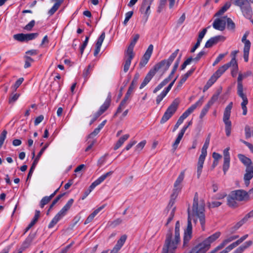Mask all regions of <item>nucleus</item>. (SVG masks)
Returning <instances> with one entry per match:
<instances>
[{"label": "nucleus", "instance_id": "obj_1", "mask_svg": "<svg viewBox=\"0 0 253 253\" xmlns=\"http://www.w3.org/2000/svg\"><path fill=\"white\" fill-rule=\"evenodd\" d=\"M205 203L203 199H199L198 193H195L193 199L191 211L188 210V216L187 220V226L184 230L183 245L184 247L188 246L189 241L192 238V225L191 218H194L196 222L197 218L199 219L202 229L203 231L205 229Z\"/></svg>", "mask_w": 253, "mask_h": 253}, {"label": "nucleus", "instance_id": "obj_2", "mask_svg": "<svg viewBox=\"0 0 253 253\" xmlns=\"http://www.w3.org/2000/svg\"><path fill=\"white\" fill-rule=\"evenodd\" d=\"M180 223L177 221L175 226L174 238L172 239L171 230H169L166 235L165 244L162 253H175L177 245L180 242Z\"/></svg>", "mask_w": 253, "mask_h": 253}, {"label": "nucleus", "instance_id": "obj_3", "mask_svg": "<svg viewBox=\"0 0 253 253\" xmlns=\"http://www.w3.org/2000/svg\"><path fill=\"white\" fill-rule=\"evenodd\" d=\"M139 35L136 34L134 35L133 39L130 42L126 51L125 54V61L124 63V71L126 73L128 71L132 59L133 58L134 56V54L133 53V48L134 47L138 40L139 38Z\"/></svg>", "mask_w": 253, "mask_h": 253}, {"label": "nucleus", "instance_id": "obj_4", "mask_svg": "<svg viewBox=\"0 0 253 253\" xmlns=\"http://www.w3.org/2000/svg\"><path fill=\"white\" fill-rule=\"evenodd\" d=\"M204 101V96H202L198 101L189 107L178 119L174 126L173 132L178 128L179 126L182 124L184 120L187 118L197 107L201 106Z\"/></svg>", "mask_w": 253, "mask_h": 253}, {"label": "nucleus", "instance_id": "obj_5", "mask_svg": "<svg viewBox=\"0 0 253 253\" xmlns=\"http://www.w3.org/2000/svg\"><path fill=\"white\" fill-rule=\"evenodd\" d=\"M179 52V49H177L174 52H173L169 58L168 59H165L162 60L160 62L155 64V65L153 67L151 70L153 71V72L156 74V72L159 70L162 69L163 71V73H165L166 71H167L173 61L174 59L175 58L177 54Z\"/></svg>", "mask_w": 253, "mask_h": 253}, {"label": "nucleus", "instance_id": "obj_6", "mask_svg": "<svg viewBox=\"0 0 253 253\" xmlns=\"http://www.w3.org/2000/svg\"><path fill=\"white\" fill-rule=\"evenodd\" d=\"M179 103L180 100L178 98H175L173 100L163 116L160 121L161 124L165 123L172 117L176 111Z\"/></svg>", "mask_w": 253, "mask_h": 253}, {"label": "nucleus", "instance_id": "obj_7", "mask_svg": "<svg viewBox=\"0 0 253 253\" xmlns=\"http://www.w3.org/2000/svg\"><path fill=\"white\" fill-rule=\"evenodd\" d=\"M113 172L112 171H110L98 177L96 180L92 183L88 189L84 191L83 195L81 197V199L83 200H84L96 186L101 183L107 177L111 176Z\"/></svg>", "mask_w": 253, "mask_h": 253}, {"label": "nucleus", "instance_id": "obj_8", "mask_svg": "<svg viewBox=\"0 0 253 253\" xmlns=\"http://www.w3.org/2000/svg\"><path fill=\"white\" fill-rule=\"evenodd\" d=\"M209 145L206 144H204L202 150H201V154L199 156L198 159V162L197 163V178H199L201 176L202 169L203 168V165L206 159V157L207 155V149L208 148Z\"/></svg>", "mask_w": 253, "mask_h": 253}, {"label": "nucleus", "instance_id": "obj_9", "mask_svg": "<svg viewBox=\"0 0 253 253\" xmlns=\"http://www.w3.org/2000/svg\"><path fill=\"white\" fill-rule=\"evenodd\" d=\"M49 143H46L44 146L41 149L39 153L38 154L36 158L34 159V162H33V164L32 165V166L31 167V168L29 170V173L27 175V180H28L29 179L31 178L33 173L34 172V170L38 163L39 162V160L41 157V156L42 155L45 149L48 147Z\"/></svg>", "mask_w": 253, "mask_h": 253}, {"label": "nucleus", "instance_id": "obj_10", "mask_svg": "<svg viewBox=\"0 0 253 253\" xmlns=\"http://www.w3.org/2000/svg\"><path fill=\"white\" fill-rule=\"evenodd\" d=\"M210 247L209 244L204 240L203 242L194 246L191 251L192 253H205L209 250Z\"/></svg>", "mask_w": 253, "mask_h": 253}, {"label": "nucleus", "instance_id": "obj_11", "mask_svg": "<svg viewBox=\"0 0 253 253\" xmlns=\"http://www.w3.org/2000/svg\"><path fill=\"white\" fill-rule=\"evenodd\" d=\"M232 196L239 201H246L249 199L248 193L243 190H237L231 192Z\"/></svg>", "mask_w": 253, "mask_h": 253}, {"label": "nucleus", "instance_id": "obj_12", "mask_svg": "<svg viewBox=\"0 0 253 253\" xmlns=\"http://www.w3.org/2000/svg\"><path fill=\"white\" fill-rule=\"evenodd\" d=\"M153 50V45L150 44L139 63V66L141 67H143L147 64L152 54Z\"/></svg>", "mask_w": 253, "mask_h": 253}, {"label": "nucleus", "instance_id": "obj_13", "mask_svg": "<svg viewBox=\"0 0 253 253\" xmlns=\"http://www.w3.org/2000/svg\"><path fill=\"white\" fill-rule=\"evenodd\" d=\"M184 177L185 170H183L180 172L174 183L173 192L179 193L181 191L182 188L181 183L183 181Z\"/></svg>", "mask_w": 253, "mask_h": 253}, {"label": "nucleus", "instance_id": "obj_14", "mask_svg": "<svg viewBox=\"0 0 253 253\" xmlns=\"http://www.w3.org/2000/svg\"><path fill=\"white\" fill-rule=\"evenodd\" d=\"M225 37L223 36H216L210 38L206 43L205 47L210 48L213 45L219 42H224L225 40Z\"/></svg>", "mask_w": 253, "mask_h": 253}, {"label": "nucleus", "instance_id": "obj_15", "mask_svg": "<svg viewBox=\"0 0 253 253\" xmlns=\"http://www.w3.org/2000/svg\"><path fill=\"white\" fill-rule=\"evenodd\" d=\"M127 239V235L124 234L122 235L120 238L118 240L116 245L111 251L110 253H118L119 251L121 249L124 244H125Z\"/></svg>", "mask_w": 253, "mask_h": 253}, {"label": "nucleus", "instance_id": "obj_16", "mask_svg": "<svg viewBox=\"0 0 253 253\" xmlns=\"http://www.w3.org/2000/svg\"><path fill=\"white\" fill-rule=\"evenodd\" d=\"M237 94L243 100V101L241 103V107L243 109V115H246L247 113V108L246 105L248 103V98L246 95L244 93L243 90L237 91Z\"/></svg>", "mask_w": 253, "mask_h": 253}, {"label": "nucleus", "instance_id": "obj_17", "mask_svg": "<svg viewBox=\"0 0 253 253\" xmlns=\"http://www.w3.org/2000/svg\"><path fill=\"white\" fill-rule=\"evenodd\" d=\"M222 19L217 18L215 19L212 23L213 27L217 30L221 31H223L226 26L225 20Z\"/></svg>", "mask_w": 253, "mask_h": 253}, {"label": "nucleus", "instance_id": "obj_18", "mask_svg": "<svg viewBox=\"0 0 253 253\" xmlns=\"http://www.w3.org/2000/svg\"><path fill=\"white\" fill-rule=\"evenodd\" d=\"M111 102V93H109L107 98L106 99L104 103L100 106L99 110L97 112L101 115L104 113L110 106Z\"/></svg>", "mask_w": 253, "mask_h": 253}, {"label": "nucleus", "instance_id": "obj_19", "mask_svg": "<svg viewBox=\"0 0 253 253\" xmlns=\"http://www.w3.org/2000/svg\"><path fill=\"white\" fill-rule=\"evenodd\" d=\"M105 37V33L104 32H103L100 37L98 38L96 43L95 49L94 51V55L95 56H96L100 52V48L103 41L104 40Z\"/></svg>", "mask_w": 253, "mask_h": 253}, {"label": "nucleus", "instance_id": "obj_20", "mask_svg": "<svg viewBox=\"0 0 253 253\" xmlns=\"http://www.w3.org/2000/svg\"><path fill=\"white\" fill-rule=\"evenodd\" d=\"M239 236L237 235H227L225 237V239L222 241V242L219 245L222 249L226 245H227L229 243L232 242L233 241L239 238Z\"/></svg>", "mask_w": 253, "mask_h": 253}, {"label": "nucleus", "instance_id": "obj_21", "mask_svg": "<svg viewBox=\"0 0 253 253\" xmlns=\"http://www.w3.org/2000/svg\"><path fill=\"white\" fill-rule=\"evenodd\" d=\"M155 74L151 69L149 71V72L146 75L145 78H144L143 81L141 83L140 85L139 88L142 89L151 80L153 77L155 76Z\"/></svg>", "mask_w": 253, "mask_h": 253}, {"label": "nucleus", "instance_id": "obj_22", "mask_svg": "<svg viewBox=\"0 0 253 253\" xmlns=\"http://www.w3.org/2000/svg\"><path fill=\"white\" fill-rule=\"evenodd\" d=\"M105 205H102V206L99 207L97 209H96L94 211H93L86 219L84 222V224H87L90 223L93 219L94 217L98 214V213L101 211L102 209H103L105 207Z\"/></svg>", "mask_w": 253, "mask_h": 253}, {"label": "nucleus", "instance_id": "obj_23", "mask_svg": "<svg viewBox=\"0 0 253 253\" xmlns=\"http://www.w3.org/2000/svg\"><path fill=\"white\" fill-rule=\"evenodd\" d=\"M243 15L247 19H251L253 16V11L250 3L241 10Z\"/></svg>", "mask_w": 253, "mask_h": 253}, {"label": "nucleus", "instance_id": "obj_24", "mask_svg": "<svg viewBox=\"0 0 253 253\" xmlns=\"http://www.w3.org/2000/svg\"><path fill=\"white\" fill-rule=\"evenodd\" d=\"M253 244L252 241L250 240L246 242L243 245L236 249L233 253H243L247 248L251 246Z\"/></svg>", "mask_w": 253, "mask_h": 253}, {"label": "nucleus", "instance_id": "obj_25", "mask_svg": "<svg viewBox=\"0 0 253 253\" xmlns=\"http://www.w3.org/2000/svg\"><path fill=\"white\" fill-rule=\"evenodd\" d=\"M238 157L240 161L246 166V168L248 167H253L252 165V162L251 160L245 156V155L239 154L238 155Z\"/></svg>", "mask_w": 253, "mask_h": 253}, {"label": "nucleus", "instance_id": "obj_26", "mask_svg": "<svg viewBox=\"0 0 253 253\" xmlns=\"http://www.w3.org/2000/svg\"><path fill=\"white\" fill-rule=\"evenodd\" d=\"M178 194V193L173 192L172 194L171 195L170 199L166 208V211H167L168 212L169 211H171V209L173 208H175V207H174L173 206L175 203V200Z\"/></svg>", "mask_w": 253, "mask_h": 253}, {"label": "nucleus", "instance_id": "obj_27", "mask_svg": "<svg viewBox=\"0 0 253 253\" xmlns=\"http://www.w3.org/2000/svg\"><path fill=\"white\" fill-rule=\"evenodd\" d=\"M228 64L229 65V67H232L231 70V75L232 77H235L237 75L238 71V67L237 61L234 60V59L231 60V61L228 63Z\"/></svg>", "mask_w": 253, "mask_h": 253}, {"label": "nucleus", "instance_id": "obj_28", "mask_svg": "<svg viewBox=\"0 0 253 253\" xmlns=\"http://www.w3.org/2000/svg\"><path fill=\"white\" fill-rule=\"evenodd\" d=\"M231 1L235 5L239 6L241 10L250 4L248 0H231Z\"/></svg>", "mask_w": 253, "mask_h": 253}, {"label": "nucleus", "instance_id": "obj_29", "mask_svg": "<svg viewBox=\"0 0 253 253\" xmlns=\"http://www.w3.org/2000/svg\"><path fill=\"white\" fill-rule=\"evenodd\" d=\"M94 64L93 63L90 64L88 65L87 67L85 69L83 72V76L84 79L86 81L90 77L91 72L94 68Z\"/></svg>", "mask_w": 253, "mask_h": 253}, {"label": "nucleus", "instance_id": "obj_30", "mask_svg": "<svg viewBox=\"0 0 253 253\" xmlns=\"http://www.w3.org/2000/svg\"><path fill=\"white\" fill-rule=\"evenodd\" d=\"M74 202L73 199H70L66 205L62 208V209L59 211L63 216H65L66 212L70 209Z\"/></svg>", "mask_w": 253, "mask_h": 253}, {"label": "nucleus", "instance_id": "obj_31", "mask_svg": "<svg viewBox=\"0 0 253 253\" xmlns=\"http://www.w3.org/2000/svg\"><path fill=\"white\" fill-rule=\"evenodd\" d=\"M59 212L55 215L48 224V228H52L63 217Z\"/></svg>", "mask_w": 253, "mask_h": 253}, {"label": "nucleus", "instance_id": "obj_32", "mask_svg": "<svg viewBox=\"0 0 253 253\" xmlns=\"http://www.w3.org/2000/svg\"><path fill=\"white\" fill-rule=\"evenodd\" d=\"M220 235L221 233L220 232H216L206 238L205 240L211 246V244L216 241L220 237Z\"/></svg>", "mask_w": 253, "mask_h": 253}, {"label": "nucleus", "instance_id": "obj_33", "mask_svg": "<svg viewBox=\"0 0 253 253\" xmlns=\"http://www.w3.org/2000/svg\"><path fill=\"white\" fill-rule=\"evenodd\" d=\"M129 137V135L128 134H125L120 137L114 146V150H117L119 149Z\"/></svg>", "mask_w": 253, "mask_h": 253}, {"label": "nucleus", "instance_id": "obj_34", "mask_svg": "<svg viewBox=\"0 0 253 253\" xmlns=\"http://www.w3.org/2000/svg\"><path fill=\"white\" fill-rule=\"evenodd\" d=\"M229 68V66L227 63L219 68L214 74L219 78Z\"/></svg>", "mask_w": 253, "mask_h": 253}, {"label": "nucleus", "instance_id": "obj_35", "mask_svg": "<svg viewBox=\"0 0 253 253\" xmlns=\"http://www.w3.org/2000/svg\"><path fill=\"white\" fill-rule=\"evenodd\" d=\"M251 42H247L246 45L244 47V59L245 62H248L249 60V51L251 47Z\"/></svg>", "mask_w": 253, "mask_h": 253}, {"label": "nucleus", "instance_id": "obj_36", "mask_svg": "<svg viewBox=\"0 0 253 253\" xmlns=\"http://www.w3.org/2000/svg\"><path fill=\"white\" fill-rule=\"evenodd\" d=\"M253 177V166L246 168L244 179L250 180Z\"/></svg>", "mask_w": 253, "mask_h": 253}, {"label": "nucleus", "instance_id": "obj_37", "mask_svg": "<svg viewBox=\"0 0 253 253\" xmlns=\"http://www.w3.org/2000/svg\"><path fill=\"white\" fill-rule=\"evenodd\" d=\"M231 2H226L225 4L216 12L215 16H219L225 12L231 6Z\"/></svg>", "mask_w": 253, "mask_h": 253}, {"label": "nucleus", "instance_id": "obj_38", "mask_svg": "<svg viewBox=\"0 0 253 253\" xmlns=\"http://www.w3.org/2000/svg\"><path fill=\"white\" fill-rule=\"evenodd\" d=\"M248 237V234H246L243 236L241 237L240 239L237 240L236 241L231 244L229 246L233 250L234 248L238 246L239 244L242 243L244 240H245Z\"/></svg>", "mask_w": 253, "mask_h": 253}, {"label": "nucleus", "instance_id": "obj_39", "mask_svg": "<svg viewBox=\"0 0 253 253\" xmlns=\"http://www.w3.org/2000/svg\"><path fill=\"white\" fill-rule=\"evenodd\" d=\"M150 6L151 5H148L146 7V8L145 9L144 11H143V13L144 15L143 17V19L142 20V22L143 23V25H145L146 23L147 22L149 16L150 14L151 11H150Z\"/></svg>", "mask_w": 253, "mask_h": 253}, {"label": "nucleus", "instance_id": "obj_40", "mask_svg": "<svg viewBox=\"0 0 253 253\" xmlns=\"http://www.w3.org/2000/svg\"><path fill=\"white\" fill-rule=\"evenodd\" d=\"M134 79H133L130 85H129L128 89L124 97V99L128 100L131 94L132 93L134 89Z\"/></svg>", "mask_w": 253, "mask_h": 253}, {"label": "nucleus", "instance_id": "obj_41", "mask_svg": "<svg viewBox=\"0 0 253 253\" xmlns=\"http://www.w3.org/2000/svg\"><path fill=\"white\" fill-rule=\"evenodd\" d=\"M31 240H32L29 238H27L26 239V240L23 243L22 247L20 249H19L18 251H15L13 252V253H22V252L25 249V248L28 247L29 246V245L31 242Z\"/></svg>", "mask_w": 253, "mask_h": 253}, {"label": "nucleus", "instance_id": "obj_42", "mask_svg": "<svg viewBox=\"0 0 253 253\" xmlns=\"http://www.w3.org/2000/svg\"><path fill=\"white\" fill-rule=\"evenodd\" d=\"M236 199L233 197L232 194L231 193L230 195L227 198V204L230 207H235L237 206V204L236 202Z\"/></svg>", "mask_w": 253, "mask_h": 253}, {"label": "nucleus", "instance_id": "obj_43", "mask_svg": "<svg viewBox=\"0 0 253 253\" xmlns=\"http://www.w3.org/2000/svg\"><path fill=\"white\" fill-rule=\"evenodd\" d=\"M225 125V132L227 136H229L231 130V122L229 120H223Z\"/></svg>", "mask_w": 253, "mask_h": 253}, {"label": "nucleus", "instance_id": "obj_44", "mask_svg": "<svg viewBox=\"0 0 253 253\" xmlns=\"http://www.w3.org/2000/svg\"><path fill=\"white\" fill-rule=\"evenodd\" d=\"M244 78L242 74H239L237 79V91L243 90V85L242 84V80Z\"/></svg>", "mask_w": 253, "mask_h": 253}, {"label": "nucleus", "instance_id": "obj_45", "mask_svg": "<svg viewBox=\"0 0 253 253\" xmlns=\"http://www.w3.org/2000/svg\"><path fill=\"white\" fill-rule=\"evenodd\" d=\"M60 5L61 4H60V2H55L52 7L48 10V14L49 16L53 15L58 10Z\"/></svg>", "mask_w": 253, "mask_h": 253}, {"label": "nucleus", "instance_id": "obj_46", "mask_svg": "<svg viewBox=\"0 0 253 253\" xmlns=\"http://www.w3.org/2000/svg\"><path fill=\"white\" fill-rule=\"evenodd\" d=\"M153 0H143L141 6L140 8V11L143 13L145 9L146 8V6L148 5H151Z\"/></svg>", "mask_w": 253, "mask_h": 253}, {"label": "nucleus", "instance_id": "obj_47", "mask_svg": "<svg viewBox=\"0 0 253 253\" xmlns=\"http://www.w3.org/2000/svg\"><path fill=\"white\" fill-rule=\"evenodd\" d=\"M223 18L227 19V27L228 29L234 30L235 29V23L231 18H227V16H224Z\"/></svg>", "mask_w": 253, "mask_h": 253}, {"label": "nucleus", "instance_id": "obj_48", "mask_svg": "<svg viewBox=\"0 0 253 253\" xmlns=\"http://www.w3.org/2000/svg\"><path fill=\"white\" fill-rule=\"evenodd\" d=\"M127 100L123 99L121 102L119 107L117 110V113H120L124 109H125L127 105Z\"/></svg>", "mask_w": 253, "mask_h": 253}, {"label": "nucleus", "instance_id": "obj_49", "mask_svg": "<svg viewBox=\"0 0 253 253\" xmlns=\"http://www.w3.org/2000/svg\"><path fill=\"white\" fill-rule=\"evenodd\" d=\"M183 135H184L180 133H178V136H177L176 139H175L174 142L172 144V148H173V149L174 150H175L177 149V148L178 147V145L179 144V143H180L181 139L182 138Z\"/></svg>", "mask_w": 253, "mask_h": 253}, {"label": "nucleus", "instance_id": "obj_50", "mask_svg": "<svg viewBox=\"0 0 253 253\" xmlns=\"http://www.w3.org/2000/svg\"><path fill=\"white\" fill-rule=\"evenodd\" d=\"M23 81H24V79L23 78H20L17 80V81L13 85H12L11 87L13 92H14L16 90V89L22 83Z\"/></svg>", "mask_w": 253, "mask_h": 253}, {"label": "nucleus", "instance_id": "obj_51", "mask_svg": "<svg viewBox=\"0 0 253 253\" xmlns=\"http://www.w3.org/2000/svg\"><path fill=\"white\" fill-rule=\"evenodd\" d=\"M230 158H224V163L223 165V170L224 173L229 169L230 166Z\"/></svg>", "mask_w": 253, "mask_h": 253}, {"label": "nucleus", "instance_id": "obj_52", "mask_svg": "<svg viewBox=\"0 0 253 253\" xmlns=\"http://www.w3.org/2000/svg\"><path fill=\"white\" fill-rule=\"evenodd\" d=\"M219 93L214 94L212 95L211 99L207 103V105L209 106H211L212 104L215 103L218 99Z\"/></svg>", "mask_w": 253, "mask_h": 253}, {"label": "nucleus", "instance_id": "obj_53", "mask_svg": "<svg viewBox=\"0 0 253 253\" xmlns=\"http://www.w3.org/2000/svg\"><path fill=\"white\" fill-rule=\"evenodd\" d=\"M38 36V33H30L25 34V41L27 42L37 38Z\"/></svg>", "mask_w": 253, "mask_h": 253}, {"label": "nucleus", "instance_id": "obj_54", "mask_svg": "<svg viewBox=\"0 0 253 253\" xmlns=\"http://www.w3.org/2000/svg\"><path fill=\"white\" fill-rule=\"evenodd\" d=\"M40 211L36 210L35 211V214L34 217L29 224H30L32 226H34L35 224V223L37 222V221H38V220L40 217Z\"/></svg>", "mask_w": 253, "mask_h": 253}, {"label": "nucleus", "instance_id": "obj_55", "mask_svg": "<svg viewBox=\"0 0 253 253\" xmlns=\"http://www.w3.org/2000/svg\"><path fill=\"white\" fill-rule=\"evenodd\" d=\"M146 143V140H143L139 142L135 147V151L136 152H139L140 151H141L144 147L145 146V144Z\"/></svg>", "mask_w": 253, "mask_h": 253}, {"label": "nucleus", "instance_id": "obj_56", "mask_svg": "<svg viewBox=\"0 0 253 253\" xmlns=\"http://www.w3.org/2000/svg\"><path fill=\"white\" fill-rule=\"evenodd\" d=\"M7 133V132L6 130H3L0 135V149L2 147L3 142L6 138Z\"/></svg>", "mask_w": 253, "mask_h": 253}, {"label": "nucleus", "instance_id": "obj_57", "mask_svg": "<svg viewBox=\"0 0 253 253\" xmlns=\"http://www.w3.org/2000/svg\"><path fill=\"white\" fill-rule=\"evenodd\" d=\"M14 40L19 42H25V34L21 33L15 34L13 36Z\"/></svg>", "mask_w": 253, "mask_h": 253}, {"label": "nucleus", "instance_id": "obj_58", "mask_svg": "<svg viewBox=\"0 0 253 253\" xmlns=\"http://www.w3.org/2000/svg\"><path fill=\"white\" fill-rule=\"evenodd\" d=\"M245 136L247 139L250 138L253 134V131L251 130L249 126L246 125L245 127Z\"/></svg>", "mask_w": 253, "mask_h": 253}, {"label": "nucleus", "instance_id": "obj_59", "mask_svg": "<svg viewBox=\"0 0 253 253\" xmlns=\"http://www.w3.org/2000/svg\"><path fill=\"white\" fill-rule=\"evenodd\" d=\"M19 96L20 94L18 93L12 94L9 98L8 103L9 104H13L18 99Z\"/></svg>", "mask_w": 253, "mask_h": 253}, {"label": "nucleus", "instance_id": "obj_60", "mask_svg": "<svg viewBox=\"0 0 253 253\" xmlns=\"http://www.w3.org/2000/svg\"><path fill=\"white\" fill-rule=\"evenodd\" d=\"M175 209L176 208H173L171 209V211H170V214L168 217L167 222L166 223V226H168V224L170 222V221L173 219V217L174 216Z\"/></svg>", "mask_w": 253, "mask_h": 253}, {"label": "nucleus", "instance_id": "obj_61", "mask_svg": "<svg viewBox=\"0 0 253 253\" xmlns=\"http://www.w3.org/2000/svg\"><path fill=\"white\" fill-rule=\"evenodd\" d=\"M25 58L26 60L25 61L24 68H27L31 66V63L33 62L34 60L27 55L25 56Z\"/></svg>", "mask_w": 253, "mask_h": 253}, {"label": "nucleus", "instance_id": "obj_62", "mask_svg": "<svg viewBox=\"0 0 253 253\" xmlns=\"http://www.w3.org/2000/svg\"><path fill=\"white\" fill-rule=\"evenodd\" d=\"M65 194H61L58 195L55 199L52 202V203L49 206V210H51L54 206L58 202V201L64 196Z\"/></svg>", "mask_w": 253, "mask_h": 253}, {"label": "nucleus", "instance_id": "obj_63", "mask_svg": "<svg viewBox=\"0 0 253 253\" xmlns=\"http://www.w3.org/2000/svg\"><path fill=\"white\" fill-rule=\"evenodd\" d=\"M211 107L209 106L207 104H206L202 109L201 110L200 115V118L202 119L207 113L208 112L210 108Z\"/></svg>", "mask_w": 253, "mask_h": 253}, {"label": "nucleus", "instance_id": "obj_64", "mask_svg": "<svg viewBox=\"0 0 253 253\" xmlns=\"http://www.w3.org/2000/svg\"><path fill=\"white\" fill-rule=\"evenodd\" d=\"M50 201V200L47 196L43 197L40 202V207L41 208H43L45 205L47 204Z\"/></svg>", "mask_w": 253, "mask_h": 253}]
</instances>
